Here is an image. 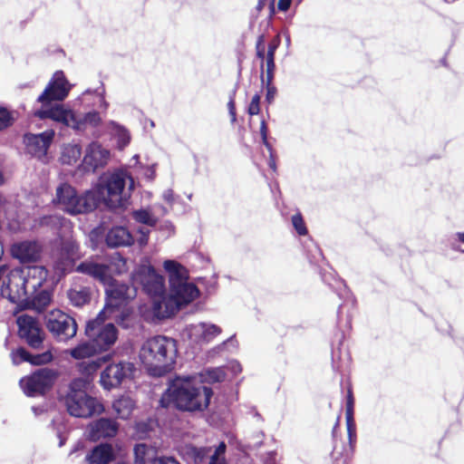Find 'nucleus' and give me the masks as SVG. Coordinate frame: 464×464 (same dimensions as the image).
<instances>
[{
  "label": "nucleus",
  "mask_w": 464,
  "mask_h": 464,
  "mask_svg": "<svg viewBox=\"0 0 464 464\" xmlns=\"http://www.w3.org/2000/svg\"><path fill=\"white\" fill-rule=\"evenodd\" d=\"M137 233L140 235L137 241L139 245L143 247L148 244L150 231L146 229H139Z\"/></svg>",
  "instance_id": "obj_47"
},
{
  "label": "nucleus",
  "mask_w": 464,
  "mask_h": 464,
  "mask_svg": "<svg viewBox=\"0 0 464 464\" xmlns=\"http://www.w3.org/2000/svg\"><path fill=\"white\" fill-rule=\"evenodd\" d=\"M345 419L346 423H353V399L350 391L347 397Z\"/></svg>",
  "instance_id": "obj_42"
},
{
  "label": "nucleus",
  "mask_w": 464,
  "mask_h": 464,
  "mask_svg": "<svg viewBox=\"0 0 464 464\" xmlns=\"http://www.w3.org/2000/svg\"><path fill=\"white\" fill-rule=\"evenodd\" d=\"M130 142V135L124 129H119L118 130V146L120 149H123Z\"/></svg>",
  "instance_id": "obj_43"
},
{
  "label": "nucleus",
  "mask_w": 464,
  "mask_h": 464,
  "mask_svg": "<svg viewBox=\"0 0 464 464\" xmlns=\"http://www.w3.org/2000/svg\"><path fill=\"white\" fill-rule=\"evenodd\" d=\"M134 189V180L125 170L118 169L103 173L90 189L91 198L96 199V208L104 204L110 208L123 207Z\"/></svg>",
  "instance_id": "obj_2"
},
{
  "label": "nucleus",
  "mask_w": 464,
  "mask_h": 464,
  "mask_svg": "<svg viewBox=\"0 0 464 464\" xmlns=\"http://www.w3.org/2000/svg\"><path fill=\"white\" fill-rule=\"evenodd\" d=\"M266 67H267V74L268 79L270 80L272 78V72L275 68V63H274V55H268L266 57Z\"/></svg>",
  "instance_id": "obj_50"
},
{
  "label": "nucleus",
  "mask_w": 464,
  "mask_h": 464,
  "mask_svg": "<svg viewBox=\"0 0 464 464\" xmlns=\"http://www.w3.org/2000/svg\"><path fill=\"white\" fill-rule=\"evenodd\" d=\"M12 361L14 364H19L23 362H28L34 365H41L51 362L53 360L52 350H48L40 354H30L23 348L13 351L11 353Z\"/></svg>",
  "instance_id": "obj_25"
},
{
  "label": "nucleus",
  "mask_w": 464,
  "mask_h": 464,
  "mask_svg": "<svg viewBox=\"0 0 464 464\" xmlns=\"http://www.w3.org/2000/svg\"><path fill=\"white\" fill-rule=\"evenodd\" d=\"M192 452L195 454V460H200L199 452L195 449H192Z\"/></svg>",
  "instance_id": "obj_56"
},
{
  "label": "nucleus",
  "mask_w": 464,
  "mask_h": 464,
  "mask_svg": "<svg viewBox=\"0 0 464 464\" xmlns=\"http://www.w3.org/2000/svg\"><path fill=\"white\" fill-rule=\"evenodd\" d=\"M202 380V383L208 382L214 383L222 382L226 379V372L223 368H212L206 370L203 373L197 375Z\"/></svg>",
  "instance_id": "obj_33"
},
{
  "label": "nucleus",
  "mask_w": 464,
  "mask_h": 464,
  "mask_svg": "<svg viewBox=\"0 0 464 464\" xmlns=\"http://www.w3.org/2000/svg\"><path fill=\"white\" fill-rule=\"evenodd\" d=\"M140 175L147 180L152 181L156 176V165L152 164L150 166H142L140 167Z\"/></svg>",
  "instance_id": "obj_40"
},
{
  "label": "nucleus",
  "mask_w": 464,
  "mask_h": 464,
  "mask_svg": "<svg viewBox=\"0 0 464 464\" xmlns=\"http://www.w3.org/2000/svg\"><path fill=\"white\" fill-rule=\"evenodd\" d=\"M276 93V89L274 86H271L268 84L266 87V99L269 103H271L274 101Z\"/></svg>",
  "instance_id": "obj_51"
},
{
  "label": "nucleus",
  "mask_w": 464,
  "mask_h": 464,
  "mask_svg": "<svg viewBox=\"0 0 464 464\" xmlns=\"http://www.w3.org/2000/svg\"><path fill=\"white\" fill-rule=\"evenodd\" d=\"M18 335L24 339L28 345L38 349L42 346L45 334L37 320L27 314L17 317Z\"/></svg>",
  "instance_id": "obj_15"
},
{
  "label": "nucleus",
  "mask_w": 464,
  "mask_h": 464,
  "mask_svg": "<svg viewBox=\"0 0 464 464\" xmlns=\"http://www.w3.org/2000/svg\"><path fill=\"white\" fill-rule=\"evenodd\" d=\"M457 237L459 241H461L462 243H464V232H461V233H458L457 234Z\"/></svg>",
  "instance_id": "obj_57"
},
{
  "label": "nucleus",
  "mask_w": 464,
  "mask_h": 464,
  "mask_svg": "<svg viewBox=\"0 0 464 464\" xmlns=\"http://www.w3.org/2000/svg\"><path fill=\"white\" fill-rule=\"evenodd\" d=\"M53 137L54 131L53 130H47L40 134H26L24 136V143L27 151L38 159L44 158Z\"/></svg>",
  "instance_id": "obj_22"
},
{
  "label": "nucleus",
  "mask_w": 464,
  "mask_h": 464,
  "mask_svg": "<svg viewBox=\"0 0 464 464\" xmlns=\"http://www.w3.org/2000/svg\"><path fill=\"white\" fill-rule=\"evenodd\" d=\"M76 271L86 274L99 280L108 288H119L121 285H116L111 277V269L109 266L96 263L92 260H87L81 263L77 267Z\"/></svg>",
  "instance_id": "obj_20"
},
{
  "label": "nucleus",
  "mask_w": 464,
  "mask_h": 464,
  "mask_svg": "<svg viewBox=\"0 0 464 464\" xmlns=\"http://www.w3.org/2000/svg\"><path fill=\"white\" fill-rule=\"evenodd\" d=\"M91 196L92 193L87 190L82 197H78L72 186L63 184L56 189L55 202L70 214H81L96 208V199Z\"/></svg>",
  "instance_id": "obj_9"
},
{
  "label": "nucleus",
  "mask_w": 464,
  "mask_h": 464,
  "mask_svg": "<svg viewBox=\"0 0 464 464\" xmlns=\"http://www.w3.org/2000/svg\"><path fill=\"white\" fill-rule=\"evenodd\" d=\"M25 290L28 293L29 304L46 305L51 301L50 293L46 290H39L46 281L47 271L44 266H32L21 268Z\"/></svg>",
  "instance_id": "obj_10"
},
{
  "label": "nucleus",
  "mask_w": 464,
  "mask_h": 464,
  "mask_svg": "<svg viewBox=\"0 0 464 464\" xmlns=\"http://www.w3.org/2000/svg\"><path fill=\"white\" fill-rule=\"evenodd\" d=\"M260 130H261V135H262L263 140H264L265 144L267 145V141H266V124H265L264 121L261 123Z\"/></svg>",
  "instance_id": "obj_55"
},
{
  "label": "nucleus",
  "mask_w": 464,
  "mask_h": 464,
  "mask_svg": "<svg viewBox=\"0 0 464 464\" xmlns=\"http://www.w3.org/2000/svg\"><path fill=\"white\" fill-rule=\"evenodd\" d=\"M80 258L78 246L73 242L67 243L61 250L60 261L56 265V268L62 273L70 270L75 260Z\"/></svg>",
  "instance_id": "obj_27"
},
{
  "label": "nucleus",
  "mask_w": 464,
  "mask_h": 464,
  "mask_svg": "<svg viewBox=\"0 0 464 464\" xmlns=\"http://www.w3.org/2000/svg\"><path fill=\"white\" fill-rule=\"evenodd\" d=\"M132 218L138 223L144 224L150 227L156 225L158 219L153 213L147 208H140L132 212Z\"/></svg>",
  "instance_id": "obj_34"
},
{
  "label": "nucleus",
  "mask_w": 464,
  "mask_h": 464,
  "mask_svg": "<svg viewBox=\"0 0 464 464\" xmlns=\"http://www.w3.org/2000/svg\"><path fill=\"white\" fill-rule=\"evenodd\" d=\"M150 464H179L172 457H159L154 459Z\"/></svg>",
  "instance_id": "obj_48"
},
{
  "label": "nucleus",
  "mask_w": 464,
  "mask_h": 464,
  "mask_svg": "<svg viewBox=\"0 0 464 464\" xmlns=\"http://www.w3.org/2000/svg\"><path fill=\"white\" fill-rule=\"evenodd\" d=\"M227 368L229 370L232 376H236L242 371L241 365L239 364V362L236 361L229 362Z\"/></svg>",
  "instance_id": "obj_49"
},
{
  "label": "nucleus",
  "mask_w": 464,
  "mask_h": 464,
  "mask_svg": "<svg viewBox=\"0 0 464 464\" xmlns=\"http://www.w3.org/2000/svg\"><path fill=\"white\" fill-rule=\"evenodd\" d=\"M348 440L350 444V450L353 451V444L355 441V429L354 423H346Z\"/></svg>",
  "instance_id": "obj_46"
},
{
  "label": "nucleus",
  "mask_w": 464,
  "mask_h": 464,
  "mask_svg": "<svg viewBox=\"0 0 464 464\" xmlns=\"http://www.w3.org/2000/svg\"><path fill=\"white\" fill-rule=\"evenodd\" d=\"M134 455H135V461L138 464H145L146 462H150L156 459V450L152 447H149L145 444H138L134 448Z\"/></svg>",
  "instance_id": "obj_32"
},
{
  "label": "nucleus",
  "mask_w": 464,
  "mask_h": 464,
  "mask_svg": "<svg viewBox=\"0 0 464 464\" xmlns=\"http://www.w3.org/2000/svg\"><path fill=\"white\" fill-rule=\"evenodd\" d=\"M176 354L177 347L174 340L156 336L142 343L139 357L151 375L161 376L170 371L175 363Z\"/></svg>",
  "instance_id": "obj_3"
},
{
  "label": "nucleus",
  "mask_w": 464,
  "mask_h": 464,
  "mask_svg": "<svg viewBox=\"0 0 464 464\" xmlns=\"http://www.w3.org/2000/svg\"><path fill=\"white\" fill-rule=\"evenodd\" d=\"M180 308L174 302L171 295L163 292L152 298L151 307L146 314L152 319H167L176 314Z\"/></svg>",
  "instance_id": "obj_19"
},
{
  "label": "nucleus",
  "mask_w": 464,
  "mask_h": 464,
  "mask_svg": "<svg viewBox=\"0 0 464 464\" xmlns=\"http://www.w3.org/2000/svg\"><path fill=\"white\" fill-rule=\"evenodd\" d=\"M257 54H258V56H259L260 58H262V59L264 58V53H263V52L258 51Z\"/></svg>",
  "instance_id": "obj_58"
},
{
  "label": "nucleus",
  "mask_w": 464,
  "mask_h": 464,
  "mask_svg": "<svg viewBox=\"0 0 464 464\" xmlns=\"http://www.w3.org/2000/svg\"><path fill=\"white\" fill-rule=\"evenodd\" d=\"M4 182V178L2 176V174L0 173V184H2Z\"/></svg>",
  "instance_id": "obj_59"
},
{
  "label": "nucleus",
  "mask_w": 464,
  "mask_h": 464,
  "mask_svg": "<svg viewBox=\"0 0 464 464\" xmlns=\"http://www.w3.org/2000/svg\"><path fill=\"white\" fill-rule=\"evenodd\" d=\"M292 0H278L277 6L281 11H287L291 5Z\"/></svg>",
  "instance_id": "obj_52"
},
{
  "label": "nucleus",
  "mask_w": 464,
  "mask_h": 464,
  "mask_svg": "<svg viewBox=\"0 0 464 464\" xmlns=\"http://www.w3.org/2000/svg\"><path fill=\"white\" fill-rule=\"evenodd\" d=\"M112 408L120 419L127 420L134 410V402L129 397H121L113 402Z\"/></svg>",
  "instance_id": "obj_30"
},
{
  "label": "nucleus",
  "mask_w": 464,
  "mask_h": 464,
  "mask_svg": "<svg viewBox=\"0 0 464 464\" xmlns=\"http://www.w3.org/2000/svg\"><path fill=\"white\" fill-rule=\"evenodd\" d=\"M116 459V451L108 443L94 447L85 457L87 464H110Z\"/></svg>",
  "instance_id": "obj_24"
},
{
  "label": "nucleus",
  "mask_w": 464,
  "mask_h": 464,
  "mask_svg": "<svg viewBox=\"0 0 464 464\" xmlns=\"http://www.w3.org/2000/svg\"><path fill=\"white\" fill-rule=\"evenodd\" d=\"M212 391L197 375L177 377L169 384L160 402L164 407L173 403L184 411H203L208 408Z\"/></svg>",
  "instance_id": "obj_1"
},
{
  "label": "nucleus",
  "mask_w": 464,
  "mask_h": 464,
  "mask_svg": "<svg viewBox=\"0 0 464 464\" xmlns=\"http://www.w3.org/2000/svg\"><path fill=\"white\" fill-rule=\"evenodd\" d=\"M278 44H279V40L278 39H276L273 43H271L268 46V51H267V54L268 55H274L275 56V52L278 46Z\"/></svg>",
  "instance_id": "obj_53"
},
{
  "label": "nucleus",
  "mask_w": 464,
  "mask_h": 464,
  "mask_svg": "<svg viewBox=\"0 0 464 464\" xmlns=\"http://www.w3.org/2000/svg\"><path fill=\"white\" fill-rule=\"evenodd\" d=\"M225 451L226 445L224 442H221L211 455L209 464H226L224 458Z\"/></svg>",
  "instance_id": "obj_38"
},
{
  "label": "nucleus",
  "mask_w": 464,
  "mask_h": 464,
  "mask_svg": "<svg viewBox=\"0 0 464 464\" xmlns=\"http://www.w3.org/2000/svg\"><path fill=\"white\" fill-rule=\"evenodd\" d=\"M109 149L98 141H92L85 149L82 163L86 169L95 171L104 168L111 160Z\"/></svg>",
  "instance_id": "obj_17"
},
{
  "label": "nucleus",
  "mask_w": 464,
  "mask_h": 464,
  "mask_svg": "<svg viewBox=\"0 0 464 464\" xmlns=\"http://www.w3.org/2000/svg\"><path fill=\"white\" fill-rule=\"evenodd\" d=\"M11 252L13 256L21 262H29L40 256L41 247L35 242L25 241L14 244Z\"/></svg>",
  "instance_id": "obj_26"
},
{
  "label": "nucleus",
  "mask_w": 464,
  "mask_h": 464,
  "mask_svg": "<svg viewBox=\"0 0 464 464\" xmlns=\"http://www.w3.org/2000/svg\"><path fill=\"white\" fill-rule=\"evenodd\" d=\"M186 333L196 343H208L221 334V328L211 323L199 322L188 326Z\"/></svg>",
  "instance_id": "obj_21"
},
{
  "label": "nucleus",
  "mask_w": 464,
  "mask_h": 464,
  "mask_svg": "<svg viewBox=\"0 0 464 464\" xmlns=\"http://www.w3.org/2000/svg\"><path fill=\"white\" fill-rule=\"evenodd\" d=\"M64 353L70 354L74 360H82L95 355L99 351L91 341L90 343L82 342L73 348L66 350Z\"/></svg>",
  "instance_id": "obj_29"
},
{
  "label": "nucleus",
  "mask_w": 464,
  "mask_h": 464,
  "mask_svg": "<svg viewBox=\"0 0 464 464\" xmlns=\"http://www.w3.org/2000/svg\"><path fill=\"white\" fill-rule=\"evenodd\" d=\"M132 281L140 284L152 298L165 292V279L150 265L148 259L142 260L132 275Z\"/></svg>",
  "instance_id": "obj_12"
},
{
  "label": "nucleus",
  "mask_w": 464,
  "mask_h": 464,
  "mask_svg": "<svg viewBox=\"0 0 464 464\" xmlns=\"http://www.w3.org/2000/svg\"><path fill=\"white\" fill-rule=\"evenodd\" d=\"M227 106H228L229 113H230V116H231V121H236V111H235L234 101L230 100L228 102V103H227Z\"/></svg>",
  "instance_id": "obj_54"
},
{
  "label": "nucleus",
  "mask_w": 464,
  "mask_h": 464,
  "mask_svg": "<svg viewBox=\"0 0 464 464\" xmlns=\"http://www.w3.org/2000/svg\"><path fill=\"white\" fill-rule=\"evenodd\" d=\"M68 297L74 306H82L90 300V293L86 288L71 289Z\"/></svg>",
  "instance_id": "obj_35"
},
{
  "label": "nucleus",
  "mask_w": 464,
  "mask_h": 464,
  "mask_svg": "<svg viewBox=\"0 0 464 464\" xmlns=\"http://www.w3.org/2000/svg\"><path fill=\"white\" fill-rule=\"evenodd\" d=\"M35 115L41 119L50 118L76 130L82 127V123L79 121V114L62 104L55 105L47 111L40 110L35 112Z\"/></svg>",
  "instance_id": "obj_18"
},
{
  "label": "nucleus",
  "mask_w": 464,
  "mask_h": 464,
  "mask_svg": "<svg viewBox=\"0 0 464 464\" xmlns=\"http://www.w3.org/2000/svg\"><path fill=\"white\" fill-rule=\"evenodd\" d=\"M259 103H260V96L258 94H256L255 96H253L251 102L249 104V107H248V113L250 115H256L259 113V111H260Z\"/></svg>",
  "instance_id": "obj_44"
},
{
  "label": "nucleus",
  "mask_w": 464,
  "mask_h": 464,
  "mask_svg": "<svg viewBox=\"0 0 464 464\" xmlns=\"http://www.w3.org/2000/svg\"><path fill=\"white\" fill-rule=\"evenodd\" d=\"M105 362V359H97L79 365L80 372L86 375L93 374Z\"/></svg>",
  "instance_id": "obj_37"
},
{
  "label": "nucleus",
  "mask_w": 464,
  "mask_h": 464,
  "mask_svg": "<svg viewBox=\"0 0 464 464\" xmlns=\"http://www.w3.org/2000/svg\"><path fill=\"white\" fill-rule=\"evenodd\" d=\"M117 431V423L109 419H100L88 426L89 437L93 440L113 437Z\"/></svg>",
  "instance_id": "obj_23"
},
{
  "label": "nucleus",
  "mask_w": 464,
  "mask_h": 464,
  "mask_svg": "<svg viewBox=\"0 0 464 464\" xmlns=\"http://www.w3.org/2000/svg\"><path fill=\"white\" fill-rule=\"evenodd\" d=\"M82 155V149L77 144L63 146L61 154V161L63 164L72 165L76 163Z\"/></svg>",
  "instance_id": "obj_31"
},
{
  "label": "nucleus",
  "mask_w": 464,
  "mask_h": 464,
  "mask_svg": "<svg viewBox=\"0 0 464 464\" xmlns=\"http://www.w3.org/2000/svg\"><path fill=\"white\" fill-rule=\"evenodd\" d=\"M106 295V304L102 310V315L117 322L122 327H129L131 311L127 305V301L134 296L135 291L125 285H121L119 288H108Z\"/></svg>",
  "instance_id": "obj_6"
},
{
  "label": "nucleus",
  "mask_w": 464,
  "mask_h": 464,
  "mask_svg": "<svg viewBox=\"0 0 464 464\" xmlns=\"http://www.w3.org/2000/svg\"><path fill=\"white\" fill-rule=\"evenodd\" d=\"M106 242L110 246H127L134 242L130 232L124 227H114L107 234Z\"/></svg>",
  "instance_id": "obj_28"
},
{
  "label": "nucleus",
  "mask_w": 464,
  "mask_h": 464,
  "mask_svg": "<svg viewBox=\"0 0 464 464\" xmlns=\"http://www.w3.org/2000/svg\"><path fill=\"white\" fill-rule=\"evenodd\" d=\"M72 84L67 81L63 72L53 73L38 101L46 104L52 101H63L69 94Z\"/></svg>",
  "instance_id": "obj_16"
},
{
  "label": "nucleus",
  "mask_w": 464,
  "mask_h": 464,
  "mask_svg": "<svg viewBox=\"0 0 464 464\" xmlns=\"http://www.w3.org/2000/svg\"><path fill=\"white\" fill-rule=\"evenodd\" d=\"M101 117L97 112H89L84 115L79 114V121L82 123V127L77 130H85L88 127H95L100 124Z\"/></svg>",
  "instance_id": "obj_36"
},
{
  "label": "nucleus",
  "mask_w": 464,
  "mask_h": 464,
  "mask_svg": "<svg viewBox=\"0 0 464 464\" xmlns=\"http://www.w3.org/2000/svg\"><path fill=\"white\" fill-rule=\"evenodd\" d=\"M163 268L169 278V293L181 309L199 296L198 287L188 282L187 269L175 260H165Z\"/></svg>",
  "instance_id": "obj_5"
},
{
  "label": "nucleus",
  "mask_w": 464,
  "mask_h": 464,
  "mask_svg": "<svg viewBox=\"0 0 464 464\" xmlns=\"http://www.w3.org/2000/svg\"><path fill=\"white\" fill-rule=\"evenodd\" d=\"M87 381L83 378H77L72 381L69 391L64 397V404L70 415L76 418H91L101 415L105 408L102 402L86 393Z\"/></svg>",
  "instance_id": "obj_4"
},
{
  "label": "nucleus",
  "mask_w": 464,
  "mask_h": 464,
  "mask_svg": "<svg viewBox=\"0 0 464 464\" xmlns=\"http://www.w3.org/2000/svg\"><path fill=\"white\" fill-rule=\"evenodd\" d=\"M108 320L102 315V311L97 317L89 321L85 326V335L93 343L99 353L110 350L117 342L119 332L112 323H105Z\"/></svg>",
  "instance_id": "obj_8"
},
{
  "label": "nucleus",
  "mask_w": 464,
  "mask_h": 464,
  "mask_svg": "<svg viewBox=\"0 0 464 464\" xmlns=\"http://www.w3.org/2000/svg\"><path fill=\"white\" fill-rule=\"evenodd\" d=\"M292 223L299 235L304 236L307 233L305 225L300 214H295L293 216Z\"/></svg>",
  "instance_id": "obj_41"
},
{
  "label": "nucleus",
  "mask_w": 464,
  "mask_h": 464,
  "mask_svg": "<svg viewBox=\"0 0 464 464\" xmlns=\"http://www.w3.org/2000/svg\"><path fill=\"white\" fill-rule=\"evenodd\" d=\"M45 326L56 340L64 343L72 339L78 329L75 320L61 310L48 313L45 316Z\"/></svg>",
  "instance_id": "obj_11"
},
{
  "label": "nucleus",
  "mask_w": 464,
  "mask_h": 464,
  "mask_svg": "<svg viewBox=\"0 0 464 464\" xmlns=\"http://www.w3.org/2000/svg\"><path fill=\"white\" fill-rule=\"evenodd\" d=\"M134 371V365L128 362L111 363L101 372L100 384L106 391L116 389L130 380Z\"/></svg>",
  "instance_id": "obj_13"
},
{
  "label": "nucleus",
  "mask_w": 464,
  "mask_h": 464,
  "mask_svg": "<svg viewBox=\"0 0 464 464\" xmlns=\"http://www.w3.org/2000/svg\"><path fill=\"white\" fill-rule=\"evenodd\" d=\"M23 273L20 269L0 266V294L10 302L16 304L19 310L30 306L25 290Z\"/></svg>",
  "instance_id": "obj_7"
},
{
  "label": "nucleus",
  "mask_w": 464,
  "mask_h": 464,
  "mask_svg": "<svg viewBox=\"0 0 464 464\" xmlns=\"http://www.w3.org/2000/svg\"><path fill=\"white\" fill-rule=\"evenodd\" d=\"M14 120L12 112L6 109L0 108V130L10 126Z\"/></svg>",
  "instance_id": "obj_39"
},
{
  "label": "nucleus",
  "mask_w": 464,
  "mask_h": 464,
  "mask_svg": "<svg viewBox=\"0 0 464 464\" xmlns=\"http://www.w3.org/2000/svg\"><path fill=\"white\" fill-rule=\"evenodd\" d=\"M112 266L115 267L117 273L121 274L125 272L126 267V260L121 256L115 257L112 261Z\"/></svg>",
  "instance_id": "obj_45"
},
{
  "label": "nucleus",
  "mask_w": 464,
  "mask_h": 464,
  "mask_svg": "<svg viewBox=\"0 0 464 464\" xmlns=\"http://www.w3.org/2000/svg\"><path fill=\"white\" fill-rule=\"evenodd\" d=\"M57 372L51 369H41L20 380V386L27 396L44 394L49 391L57 379Z\"/></svg>",
  "instance_id": "obj_14"
}]
</instances>
